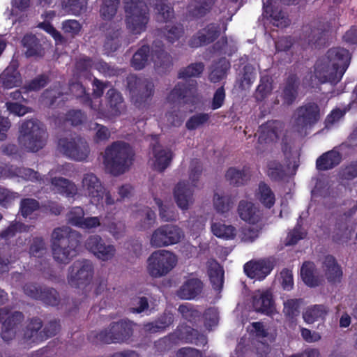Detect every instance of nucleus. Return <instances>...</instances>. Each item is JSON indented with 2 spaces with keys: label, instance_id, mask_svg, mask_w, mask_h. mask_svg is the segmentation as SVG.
<instances>
[{
  "label": "nucleus",
  "instance_id": "11",
  "mask_svg": "<svg viewBox=\"0 0 357 357\" xmlns=\"http://www.w3.org/2000/svg\"><path fill=\"white\" fill-rule=\"evenodd\" d=\"M94 273V266L89 259L75 261L68 268L67 280L71 287L79 288L90 284Z\"/></svg>",
  "mask_w": 357,
  "mask_h": 357
},
{
  "label": "nucleus",
  "instance_id": "14",
  "mask_svg": "<svg viewBox=\"0 0 357 357\" xmlns=\"http://www.w3.org/2000/svg\"><path fill=\"white\" fill-rule=\"evenodd\" d=\"M227 24L211 22L199 29L188 40V45L191 48H198L213 43L219 38L222 33H225Z\"/></svg>",
  "mask_w": 357,
  "mask_h": 357
},
{
  "label": "nucleus",
  "instance_id": "18",
  "mask_svg": "<svg viewBox=\"0 0 357 357\" xmlns=\"http://www.w3.org/2000/svg\"><path fill=\"white\" fill-rule=\"evenodd\" d=\"M171 333L177 345L182 343L205 346L208 342L207 337L205 335L185 323L179 324Z\"/></svg>",
  "mask_w": 357,
  "mask_h": 357
},
{
  "label": "nucleus",
  "instance_id": "13",
  "mask_svg": "<svg viewBox=\"0 0 357 357\" xmlns=\"http://www.w3.org/2000/svg\"><path fill=\"white\" fill-rule=\"evenodd\" d=\"M58 148L64 155L77 161L86 160L90 153L86 141L79 136L60 138Z\"/></svg>",
  "mask_w": 357,
  "mask_h": 357
},
{
  "label": "nucleus",
  "instance_id": "28",
  "mask_svg": "<svg viewBox=\"0 0 357 357\" xmlns=\"http://www.w3.org/2000/svg\"><path fill=\"white\" fill-rule=\"evenodd\" d=\"M43 323L38 317H32L26 321L23 330V337L26 341L38 344L43 342L42 328Z\"/></svg>",
  "mask_w": 357,
  "mask_h": 357
},
{
  "label": "nucleus",
  "instance_id": "57",
  "mask_svg": "<svg viewBox=\"0 0 357 357\" xmlns=\"http://www.w3.org/2000/svg\"><path fill=\"white\" fill-rule=\"evenodd\" d=\"M140 229L143 230L149 229L153 227L155 222L156 215L155 212L149 207H144L139 211Z\"/></svg>",
  "mask_w": 357,
  "mask_h": 357
},
{
  "label": "nucleus",
  "instance_id": "56",
  "mask_svg": "<svg viewBox=\"0 0 357 357\" xmlns=\"http://www.w3.org/2000/svg\"><path fill=\"white\" fill-rule=\"evenodd\" d=\"M50 82V77L46 74H41L36 76L35 78L26 83L23 89L26 92L28 91H38L45 87Z\"/></svg>",
  "mask_w": 357,
  "mask_h": 357
},
{
  "label": "nucleus",
  "instance_id": "39",
  "mask_svg": "<svg viewBox=\"0 0 357 357\" xmlns=\"http://www.w3.org/2000/svg\"><path fill=\"white\" fill-rule=\"evenodd\" d=\"M299 84V79L296 74H290L288 76L282 91V99L284 104L291 105L294 103L298 95Z\"/></svg>",
  "mask_w": 357,
  "mask_h": 357
},
{
  "label": "nucleus",
  "instance_id": "45",
  "mask_svg": "<svg viewBox=\"0 0 357 357\" xmlns=\"http://www.w3.org/2000/svg\"><path fill=\"white\" fill-rule=\"evenodd\" d=\"M150 56V47L143 45L133 54L130 61L131 66L137 70L143 69L148 63Z\"/></svg>",
  "mask_w": 357,
  "mask_h": 357
},
{
  "label": "nucleus",
  "instance_id": "24",
  "mask_svg": "<svg viewBox=\"0 0 357 357\" xmlns=\"http://www.w3.org/2000/svg\"><path fill=\"white\" fill-rule=\"evenodd\" d=\"M237 211L241 220L252 225L259 222L263 217V213L259 208L248 200L240 201Z\"/></svg>",
  "mask_w": 357,
  "mask_h": 357
},
{
  "label": "nucleus",
  "instance_id": "33",
  "mask_svg": "<svg viewBox=\"0 0 357 357\" xmlns=\"http://www.w3.org/2000/svg\"><path fill=\"white\" fill-rule=\"evenodd\" d=\"M324 271L328 282L336 284L341 282L342 271L336 259L332 255H327L323 263Z\"/></svg>",
  "mask_w": 357,
  "mask_h": 357
},
{
  "label": "nucleus",
  "instance_id": "53",
  "mask_svg": "<svg viewBox=\"0 0 357 357\" xmlns=\"http://www.w3.org/2000/svg\"><path fill=\"white\" fill-rule=\"evenodd\" d=\"M120 0H102L100 8L101 17L105 20H112L116 14Z\"/></svg>",
  "mask_w": 357,
  "mask_h": 357
},
{
  "label": "nucleus",
  "instance_id": "10",
  "mask_svg": "<svg viewBox=\"0 0 357 357\" xmlns=\"http://www.w3.org/2000/svg\"><path fill=\"white\" fill-rule=\"evenodd\" d=\"M177 257L171 252L158 250L153 252L147 259V272L155 278L168 274L176 265Z\"/></svg>",
  "mask_w": 357,
  "mask_h": 357
},
{
  "label": "nucleus",
  "instance_id": "64",
  "mask_svg": "<svg viewBox=\"0 0 357 357\" xmlns=\"http://www.w3.org/2000/svg\"><path fill=\"white\" fill-rule=\"evenodd\" d=\"M210 116L206 113H199L195 114L190 117L186 121L185 127L189 130H194L200 126H202L208 122Z\"/></svg>",
  "mask_w": 357,
  "mask_h": 357
},
{
  "label": "nucleus",
  "instance_id": "1",
  "mask_svg": "<svg viewBox=\"0 0 357 357\" xmlns=\"http://www.w3.org/2000/svg\"><path fill=\"white\" fill-rule=\"evenodd\" d=\"M350 60L351 56L347 49L340 47L329 49L316 61L313 75L310 74V79H303V86L313 89L315 84L329 83L336 85L347 70Z\"/></svg>",
  "mask_w": 357,
  "mask_h": 357
},
{
  "label": "nucleus",
  "instance_id": "42",
  "mask_svg": "<svg viewBox=\"0 0 357 357\" xmlns=\"http://www.w3.org/2000/svg\"><path fill=\"white\" fill-rule=\"evenodd\" d=\"M328 311V307L324 305H313L307 307L303 318L307 324H313L319 319H324Z\"/></svg>",
  "mask_w": 357,
  "mask_h": 357
},
{
  "label": "nucleus",
  "instance_id": "25",
  "mask_svg": "<svg viewBox=\"0 0 357 357\" xmlns=\"http://www.w3.org/2000/svg\"><path fill=\"white\" fill-rule=\"evenodd\" d=\"M151 59L157 69L167 70L172 65V58L165 52L164 44L161 40H155L152 45Z\"/></svg>",
  "mask_w": 357,
  "mask_h": 357
},
{
  "label": "nucleus",
  "instance_id": "31",
  "mask_svg": "<svg viewBox=\"0 0 357 357\" xmlns=\"http://www.w3.org/2000/svg\"><path fill=\"white\" fill-rule=\"evenodd\" d=\"M152 151L155 159L153 169L159 172H163L172 162V152L170 150L162 149L158 143L153 145Z\"/></svg>",
  "mask_w": 357,
  "mask_h": 357
},
{
  "label": "nucleus",
  "instance_id": "8",
  "mask_svg": "<svg viewBox=\"0 0 357 357\" xmlns=\"http://www.w3.org/2000/svg\"><path fill=\"white\" fill-rule=\"evenodd\" d=\"M126 87L129 91L131 101L139 109L144 108L154 94L153 83L146 78L134 74L126 77Z\"/></svg>",
  "mask_w": 357,
  "mask_h": 357
},
{
  "label": "nucleus",
  "instance_id": "61",
  "mask_svg": "<svg viewBox=\"0 0 357 357\" xmlns=\"http://www.w3.org/2000/svg\"><path fill=\"white\" fill-rule=\"evenodd\" d=\"M176 345H177V344L171 333L160 338L154 343L155 351L160 354L171 350Z\"/></svg>",
  "mask_w": 357,
  "mask_h": 357
},
{
  "label": "nucleus",
  "instance_id": "49",
  "mask_svg": "<svg viewBox=\"0 0 357 357\" xmlns=\"http://www.w3.org/2000/svg\"><path fill=\"white\" fill-rule=\"evenodd\" d=\"M30 226L26 225L18 221H13L5 229L0 233V240L3 239L5 241L15 237L17 234L22 232H28Z\"/></svg>",
  "mask_w": 357,
  "mask_h": 357
},
{
  "label": "nucleus",
  "instance_id": "29",
  "mask_svg": "<svg viewBox=\"0 0 357 357\" xmlns=\"http://www.w3.org/2000/svg\"><path fill=\"white\" fill-rule=\"evenodd\" d=\"M216 0H192L188 6L187 15L190 20L205 17L213 9Z\"/></svg>",
  "mask_w": 357,
  "mask_h": 357
},
{
  "label": "nucleus",
  "instance_id": "22",
  "mask_svg": "<svg viewBox=\"0 0 357 357\" xmlns=\"http://www.w3.org/2000/svg\"><path fill=\"white\" fill-rule=\"evenodd\" d=\"M283 128L284 124L282 122L277 120L268 121L259 128L258 142L259 144H268L277 141Z\"/></svg>",
  "mask_w": 357,
  "mask_h": 357
},
{
  "label": "nucleus",
  "instance_id": "58",
  "mask_svg": "<svg viewBox=\"0 0 357 357\" xmlns=\"http://www.w3.org/2000/svg\"><path fill=\"white\" fill-rule=\"evenodd\" d=\"M62 7L68 14L79 15L84 10L86 3L84 0H62Z\"/></svg>",
  "mask_w": 357,
  "mask_h": 357
},
{
  "label": "nucleus",
  "instance_id": "15",
  "mask_svg": "<svg viewBox=\"0 0 357 357\" xmlns=\"http://www.w3.org/2000/svg\"><path fill=\"white\" fill-rule=\"evenodd\" d=\"M168 101L184 105H195L198 99L197 82L188 80L178 82L167 96Z\"/></svg>",
  "mask_w": 357,
  "mask_h": 357
},
{
  "label": "nucleus",
  "instance_id": "17",
  "mask_svg": "<svg viewBox=\"0 0 357 357\" xmlns=\"http://www.w3.org/2000/svg\"><path fill=\"white\" fill-rule=\"evenodd\" d=\"M24 318L23 313L20 311L10 314L8 308L0 309V322H2L1 336L5 342H9L15 337L17 328Z\"/></svg>",
  "mask_w": 357,
  "mask_h": 357
},
{
  "label": "nucleus",
  "instance_id": "20",
  "mask_svg": "<svg viewBox=\"0 0 357 357\" xmlns=\"http://www.w3.org/2000/svg\"><path fill=\"white\" fill-rule=\"evenodd\" d=\"M252 303L257 312L270 316L275 311L273 296L269 289L255 291L252 296Z\"/></svg>",
  "mask_w": 357,
  "mask_h": 357
},
{
  "label": "nucleus",
  "instance_id": "60",
  "mask_svg": "<svg viewBox=\"0 0 357 357\" xmlns=\"http://www.w3.org/2000/svg\"><path fill=\"white\" fill-rule=\"evenodd\" d=\"M39 208H40V203L35 199L24 198L20 202V210L24 218H27Z\"/></svg>",
  "mask_w": 357,
  "mask_h": 357
},
{
  "label": "nucleus",
  "instance_id": "63",
  "mask_svg": "<svg viewBox=\"0 0 357 357\" xmlns=\"http://www.w3.org/2000/svg\"><path fill=\"white\" fill-rule=\"evenodd\" d=\"M46 250V244L45 240L41 236L33 238L30 246L29 253L36 257H40Z\"/></svg>",
  "mask_w": 357,
  "mask_h": 357
},
{
  "label": "nucleus",
  "instance_id": "43",
  "mask_svg": "<svg viewBox=\"0 0 357 357\" xmlns=\"http://www.w3.org/2000/svg\"><path fill=\"white\" fill-rule=\"evenodd\" d=\"M301 275L304 283L310 287H316L321 284V280L314 275V264L310 261H305L301 269Z\"/></svg>",
  "mask_w": 357,
  "mask_h": 357
},
{
  "label": "nucleus",
  "instance_id": "36",
  "mask_svg": "<svg viewBox=\"0 0 357 357\" xmlns=\"http://www.w3.org/2000/svg\"><path fill=\"white\" fill-rule=\"evenodd\" d=\"M22 45L26 49L25 56L27 58H42L45 54L39 39L33 34H26L22 40Z\"/></svg>",
  "mask_w": 357,
  "mask_h": 357
},
{
  "label": "nucleus",
  "instance_id": "37",
  "mask_svg": "<svg viewBox=\"0 0 357 357\" xmlns=\"http://www.w3.org/2000/svg\"><path fill=\"white\" fill-rule=\"evenodd\" d=\"M251 177V170L249 166L244 165L239 169L229 167L225 174V178L234 186H241L247 183Z\"/></svg>",
  "mask_w": 357,
  "mask_h": 357
},
{
  "label": "nucleus",
  "instance_id": "7",
  "mask_svg": "<svg viewBox=\"0 0 357 357\" xmlns=\"http://www.w3.org/2000/svg\"><path fill=\"white\" fill-rule=\"evenodd\" d=\"M202 172V166L199 160H195L191 162L189 181H180L174 188V195L177 206L183 209L188 208L189 205L193 202L194 188L197 186V183Z\"/></svg>",
  "mask_w": 357,
  "mask_h": 357
},
{
  "label": "nucleus",
  "instance_id": "3",
  "mask_svg": "<svg viewBox=\"0 0 357 357\" xmlns=\"http://www.w3.org/2000/svg\"><path fill=\"white\" fill-rule=\"evenodd\" d=\"M48 133L43 123L31 119L23 121L19 128L17 142L27 152L36 153L47 144Z\"/></svg>",
  "mask_w": 357,
  "mask_h": 357
},
{
  "label": "nucleus",
  "instance_id": "44",
  "mask_svg": "<svg viewBox=\"0 0 357 357\" xmlns=\"http://www.w3.org/2000/svg\"><path fill=\"white\" fill-rule=\"evenodd\" d=\"M208 274L213 288L221 291L224 284V270L218 262L211 264L208 269Z\"/></svg>",
  "mask_w": 357,
  "mask_h": 357
},
{
  "label": "nucleus",
  "instance_id": "9",
  "mask_svg": "<svg viewBox=\"0 0 357 357\" xmlns=\"http://www.w3.org/2000/svg\"><path fill=\"white\" fill-rule=\"evenodd\" d=\"M82 190L85 196L90 198L91 202L97 206H103L105 204L110 206L115 202L109 191L105 188L100 179L93 173L84 174Z\"/></svg>",
  "mask_w": 357,
  "mask_h": 357
},
{
  "label": "nucleus",
  "instance_id": "55",
  "mask_svg": "<svg viewBox=\"0 0 357 357\" xmlns=\"http://www.w3.org/2000/svg\"><path fill=\"white\" fill-rule=\"evenodd\" d=\"M84 211L81 206L72 207L66 214L68 224L79 228L84 218Z\"/></svg>",
  "mask_w": 357,
  "mask_h": 357
},
{
  "label": "nucleus",
  "instance_id": "19",
  "mask_svg": "<svg viewBox=\"0 0 357 357\" xmlns=\"http://www.w3.org/2000/svg\"><path fill=\"white\" fill-rule=\"evenodd\" d=\"M85 247L94 256L102 261L111 259L116 253L114 245L107 243L98 234L89 236L85 242Z\"/></svg>",
  "mask_w": 357,
  "mask_h": 357
},
{
  "label": "nucleus",
  "instance_id": "34",
  "mask_svg": "<svg viewBox=\"0 0 357 357\" xmlns=\"http://www.w3.org/2000/svg\"><path fill=\"white\" fill-rule=\"evenodd\" d=\"M342 159V154L335 149L326 151L316 160V168L319 171L332 169L340 165Z\"/></svg>",
  "mask_w": 357,
  "mask_h": 357
},
{
  "label": "nucleus",
  "instance_id": "59",
  "mask_svg": "<svg viewBox=\"0 0 357 357\" xmlns=\"http://www.w3.org/2000/svg\"><path fill=\"white\" fill-rule=\"evenodd\" d=\"M39 301L47 305L56 306L59 304L60 296L55 289L44 287Z\"/></svg>",
  "mask_w": 357,
  "mask_h": 357
},
{
  "label": "nucleus",
  "instance_id": "27",
  "mask_svg": "<svg viewBox=\"0 0 357 357\" xmlns=\"http://www.w3.org/2000/svg\"><path fill=\"white\" fill-rule=\"evenodd\" d=\"M107 116L114 117L119 116L126 106L121 93L116 89L111 88L106 93Z\"/></svg>",
  "mask_w": 357,
  "mask_h": 357
},
{
  "label": "nucleus",
  "instance_id": "46",
  "mask_svg": "<svg viewBox=\"0 0 357 357\" xmlns=\"http://www.w3.org/2000/svg\"><path fill=\"white\" fill-rule=\"evenodd\" d=\"M156 20L167 22L174 17V10L169 3L164 0H158L155 4Z\"/></svg>",
  "mask_w": 357,
  "mask_h": 357
},
{
  "label": "nucleus",
  "instance_id": "21",
  "mask_svg": "<svg viewBox=\"0 0 357 357\" xmlns=\"http://www.w3.org/2000/svg\"><path fill=\"white\" fill-rule=\"evenodd\" d=\"M274 268V264L268 259H259L250 261L243 266L244 272L248 277L259 280H264L271 273Z\"/></svg>",
  "mask_w": 357,
  "mask_h": 357
},
{
  "label": "nucleus",
  "instance_id": "23",
  "mask_svg": "<svg viewBox=\"0 0 357 357\" xmlns=\"http://www.w3.org/2000/svg\"><path fill=\"white\" fill-rule=\"evenodd\" d=\"M356 211L357 206H354L337 217L335 223V229L337 231L332 236L333 241L335 243L340 244L349 238V223Z\"/></svg>",
  "mask_w": 357,
  "mask_h": 357
},
{
  "label": "nucleus",
  "instance_id": "30",
  "mask_svg": "<svg viewBox=\"0 0 357 357\" xmlns=\"http://www.w3.org/2000/svg\"><path fill=\"white\" fill-rule=\"evenodd\" d=\"M52 190L67 198H73L77 194V188L74 182L61 176L51 178Z\"/></svg>",
  "mask_w": 357,
  "mask_h": 357
},
{
  "label": "nucleus",
  "instance_id": "35",
  "mask_svg": "<svg viewBox=\"0 0 357 357\" xmlns=\"http://www.w3.org/2000/svg\"><path fill=\"white\" fill-rule=\"evenodd\" d=\"M303 38L312 48L320 47L325 43V31L310 24L303 27Z\"/></svg>",
  "mask_w": 357,
  "mask_h": 357
},
{
  "label": "nucleus",
  "instance_id": "41",
  "mask_svg": "<svg viewBox=\"0 0 357 357\" xmlns=\"http://www.w3.org/2000/svg\"><path fill=\"white\" fill-rule=\"evenodd\" d=\"M255 196L266 208H271L275 203V195L271 187L264 181L259 182Z\"/></svg>",
  "mask_w": 357,
  "mask_h": 357
},
{
  "label": "nucleus",
  "instance_id": "6",
  "mask_svg": "<svg viewBox=\"0 0 357 357\" xmlns=\"http://www.w3.org/2000/svg\"><path fill=\"white\" fill-rule=\"evenodd\" d=\"M127 29L133 34H140L149 21V9L142 0H123Z\"/></svg>",
  "mask_w": 357,
  "mask_h": 357
},
{
  "label": "nucleus",
  "instance_id": "52",
  "mask_svg": "<svg viewBox=\"0 0 357 357\" xmlns=\"http://www.w3.org/2000/svg\"><path fill=\"white\" fill-rule=\"evenodd\" d=\"M204 70V64L202 62L190 63L186 67L180 69L178 78L186 79L191 77H199Z\"/></svg>",
  "mask_w": 357,
  "mask_h": 357
},
{
  "label": "nucleus",
  "instance_id": "50",
  "mask_svg": "<svg viewBox=\"0 0 357 357\" xmlns=\"http://www.w3.org/2000/svg\"><path fill=\"white\" fill-rule=\"evenodd\" d=\"M178 312L182 318L192 324H195L200 319L202 312L191 303H185L178 306Z\"/></svg>",
  "mask_w": 357,
  "mask_h": 357
},
{
  "label": "nucleus",
  "instance_id": "16",
  "mask_svg": "<svg viewBox=\"0 0 357 357\" xmlns=\"http://www.w3.org/2000/svg\"><path fill=\"white\" fill-rule=\"evenodd\" d=\"M182 236L181 229L174 225H162L154 231L151 238V244L161 248L179 242Z\"/></svg>",
  "mask_w": 357,
  "mask_h": 357
},
{
  "label": "nucleus",
  "instance_id": "26",
  "mask_svg": "<svg viewBox=\"0 0 357 357\" xmlns=\"http://www.w3.org/2000/svg\"><path fill=\"white\" fill-rule=\"evenodd\" d=\"M18 63L12 61L0 75V84L4 89H12L21 85L22 80L18 70Z\"/></svg>",
  "mask_w": 357,
  "mask_h": 357
},
{
  "label": "nucleus",
  "instance_id": "62",
  "mask_svg": "<svg viewBox=\"0 0 357 357\" xmlns=\"http://www.w3.org/2000/svg\"><path fill=\"white\" fill-rule=\"evenodd\" d=\"M272 84L268 77H261L258 85L255 97L257 101H263L271 92Z\"/></svg>",
  "mask_w": 357,
  "mask_h": 357
},
{
  "label": "nucleus",
  "instance_id": "12",
  "mask_svg": "<svg viewBox=\"0 0 357 357\" xmlns=\"http://www.w3.org/2000/svg\"><path fill=\"white\" fill-rule=\"evenodd\" d=\"M294 129L298 133L313 127L320 119V108L313 102L305 103L295 110L294 115Z\"/></svg>",
  "mask_w": 357,
  "mask_h": 357
},
{
  "label": "nucleus",
  "instance_id": "48",
  "mask_svg": "<svg viewBox=\"0 0 357 357\" xmlns=\"http://www.w3.org/2000/svg\"><path fill=\"white\" fill-rule=\"evenodd\" d=\"M267 175L274 182L281 181L287 176L284 165L278 160H271L267 164Z\"/></svg>",
  "mask_w": 357,
  "mask_h": 357
},
{
  "label": "nucleus",
  "instance_id": "4",
  "mask_svg": "<svg viewBox=\"0 0 357 357\" xmlns=\"http://www.w3.org/2000/svg\"><path fill=\"white\" fill-rule=\"evenodd\" d=\"M132 334V322L122 319L112 322L108 327L100 331L90 332L87 338L92 344H109L126 342Z\"/></svg>",
  "mask_w": 357,
  "mask_h": 357
},
{
  "label": "nucleus",
  "instance_id": "47",
  "mask_svg": "<svg viewBox=\"0 0 357 357\" xmlns=\"http://www.w3.org/2000/svg\"><path fill=\"white\" fill-rule=\"evenodd\" d=\"M160 33L167 42L174 43L184 34V27L181 23L169 24L161 29Z\"/></svg>",
  "mask_w": 357,
  "mask_h": 357
},
{
  "label": "nucleus",
  "instance_id": "54",
  "mask_svg": "<svg viewBox=\"0 0 357 357\" xmlns=\"http://www.w3.org/2000/svg\"><path fill=\"white\" fill-rule=\"evenodd\" d=\"M233 205L231 197L228 195L220 196L218 193L214 194L213 206L215 211L220 213L228 212Z\"/></svg>",
  "mask_w": 357,
  "mask_h": 357
},
{
  "label": "nucleus",
  "instance_id": "2",
  "mask_svg": "<svg viewBox=\"0 0 357 357\" xmlns=\"http://www.w3.org/2000/svg\"><path fill=\"white\" fill-rule=\"evenodd\" d=\"M81 234L68 227H56L52 234V252L54 259L68 264L79 251Z\"/></svg>",
  "mask_w": 357,
  "mask_h": 357
},
{
  "label": "nucleus",
  "instance_id": "38",
  "mask_svg": "<svg viewBox=\"0 0 357 357\" xmlns=\"http://www.w3.org/2000/svg\"><path fill=\"white\" fill-rule=\"evenodd\" d=\"M231 68V63L225 57H221L214 61L208 75V79L212 83H218L225 79Z\"/></svg>",
  "mask_w": 357,
  "mask_h": 357
},
{
  "label": "nucleus",
  "instance_id": "51",
  "mask_svg": "<svg viewBox=\"0 0 357 357\" xmlns=\"http://www.w3.org/2000/svg\"><path fill=\"white\" fill-rule=\"evenodd\" d=\"M211 230L215 236L225 240L234 239L236 235V229L234 227L220 222L213 223Z\"/></svg>",
  "mask_w": 357,
  "mask_h": 357
},
{
  "label": "nucleus",
  "instance_id": "32",
  "mask_svg": "<svg viewBox=\"0 0 357 357\" xmlns=\"http://www.w3.org/2000/svg\"><path fill=\"white\" fill-rule=\"evenodd\" d=\"M203 282L199 278L188 279L178 291V296L181 299L192 300L199 295L203 290Z\"/></svg>",
  "mask_w": 357,
  "mask_h": 357
},
{
  "label": "nucleus",
  "instance_id": "40",
  "mask_svg": "<svg viewBox=\"0 0 357 357\" xmlns=\"http://www.w3.org/2000/svg\"><path fill=\"white\" fill-rule=\"evenodd\" d=\"M70 93L79 100L80 103L87 106L91 109L97 110L93 105V101L89 93L86 92L85 87L79 82L70 81L69 82Z\"/></svg>",
  "mask_w": 357,
  "mask_h": 357
},
{
  "label": "nucleus",
  "instance_id": "5",
  "mask_svg": "<svg viewBox=\"0 0 357 357\" xmlns=\"http://www.w3.org/2000/svg\"><path fill=\"white\" fill-rule=\"evenodd\" d=\"M134 155L129 144L122 141L114 142L105 149L104 164L111 174L118 176L129 169Z\"/></svg>",
  "mask_w": 357,
  "mask_h": 357
}]
</instances>
